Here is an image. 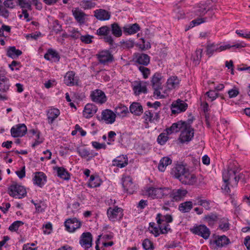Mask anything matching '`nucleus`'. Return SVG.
I'll use <instances>...</instances> for the list:
<instances>
[{
	"label": "nucleus",
	"instance_id": "obj_1",
	"mask_svg": "<svg viewBox=\"0 0 250 250\" xmlns=\"http://www.w3.org/2000/svg\"><path fill=\"white\" fill-rule=\"evenodd\" d=\"M163 76L160 73H155L150 78V84L154 90V96L157 98L163 99L166 97L165 90H163L162 85Z\"/></svg>",
	"mask_w": 250,
	"mask_h": 250
},
{
	"label": "nucleus",
	"instance_id": "obj_2",
	"mask_svg": "<svg viewBox=\"0 0 250 250\" xmlns=\"http://www.w3.org/2000/svg\"><path fill=\"white\" fill-rule=\"evenodd\" d=\"M156 219L161 234H167L169 231H171L168 223L173 221V217L171 215H162L161 213L157 214Z\"/></svg>",
	"mask_w": 250,
	"mask_h": 250
},
{
	"label": "nucleus",
	"instance_id": "obj_3",
	"mask_svg": "<svg viewBox=\"0 0 250 250\" xmlns=\"http://www.w3.org/2000/svg\"><path fill=\"white\" fill-rule=\"evenodd\" d=\"M238 171L235 167H229L227 170L223 172V180L224 183L229 182L232 186L237 185L239 180L241 178L242 175H237Z\"/></svg>",
	"mask_w": 250,
	"mask_h": 250
},
{
	"label": "nucleus",
	"instance_id": "obj_4",
	"mask_svg": "<svg viewBox=\"0 0 250 250\" xmlns=\"http://www.w3.org/2000/svg\"><path fill=\"white\" fill-rule=\"evenodd\" d=\"M169 189L167 188H155L150 187L146 190L147 196L151 199L162 198L169 194Z\"/></svg>",
	"mask_w": 250,
	"mask_h": 250
},
{
	"label": "nucleus",
	"instance_id": "obj_5",
	"mask_svg": "<svg viewBox=\"0 0 250 250\" xmlns=\"http://www.w3.org/2000/svg\"><path fill=\"white\" fill-rule=\"evenodd\" d=\"M9 194L10 196L15 198H21L26 194L25 188L17 184H12L8 188Z\"/></svg>",
	"mask_w": 250,
	"mask_h": 250
},
{
	"label": "nucleus",
	"instance_id": "obj_6",
	"mask_svg": "<svg viewBox=\"0 0 250 250\" xmlns=\"http://www.w3.org/2000/svg\"><path fill=\"white\" fill-rule=\"evenodd\" d=\"M111 31L110 28L106 25L99 28L96 31V34L99 36H103L104 42L110 45H113L114 41L112 37L109 35Z\"/></svg>",
	"mask_w": 250,
	"mask_h": 250
},
{
	"label": "nucleus",
	"instance_id": "obj_7",
	"mask_svg": "<svg viewBox=\"0 0 250 250\" xmlns=\"http://www.w3.org/2000/svg\"><path fill=\"white\" fill-rule=\"evenodd\" d=\"M190 230L192 233L200 236L205 239H208L210 234V230L205 225L194 226Z\"/></svg>",
	"mask_w": 250,
	"mask_h": 250
},
{
	"label": "nucleus",
	"instance_id": "obj_8",
	"mask_svg": "<svg viewBox=\"0 0 250 250\" xmlns=\"http://www.w3.org/2000/svg\"><path fill=\"white\" fill-rule=\"evenodd\" d=\"M107 215L108 219L112 221L115 222L118 219H121L123 216V210L122 208L117 206L112 208L109 207L107 210Z\"/></svg>",
	"mask_w": 250,
	"mask_h": 250
},
{
	"label": "nucleus",
	"instance_id": "obj_9",
	"mask_svg": "<svg viewBox=\"0 0 250 250\" xmlns=\"http://www.w3.org/2000/svg\"><path fill=\"white\" fill-rule=\"evenodd\" d=\"M171 112L173 114L184 112L188 108V104L180 99H178L171 105Z\"/></svg>",
	"mask_w": 250,
	"mask_h": 250
},
{
	"label": "nucleus",
	"instance_id": "obj_10",
	"mask_svg": "<svg viewBox=\"0 0 250 250\" xmlns=\"http://www.w3.org/2000/svg\"><path fill=\"white\" fill-rule=\"evenodd\" d=\"M122 186L124 189L129 194H133L137 189L136 186L132 182V179L129 176L122 178Z\"/></svg>",
	"mask_w": 250,
	"mask_h": 250
},
{
	"label": "nucleus",
	"instance_id": "obj_11",
	"mask_svg": "<svg viewBox=\"0 0 250 250\" xmlns=\"http://www.w3.org/2000/svg\"><path fill=\"white\" fill-rule=\"evenodd\" d=\"M194 129L192 127H184L179 139L182 143L188 142L194 136Z\"/></svg>",
	"mask_w": 250,
	"mask_h": 250
},
{
	"label": "nucleus",
	"instance_id": "obj_12",
	"mask_svg": "<svg viewBox=\"0 0 250 250\" xmlns=\"http://www.w3.org/2000/svg\"><path fill=\"white\" fill-rule=\"evenodd\" d=\"M116 114L110 109H105L102 112V117H97L98 120H104L106 124H113L116 119Z\"/></svg>",
	"mask_w": 250,
	"mask_h": 250
},
{
	"label": "nucleus",
	"instance_id": "obj_13",
	"mask_svg": "<svg viewBox=\"0 0 250 250\" xmlns=\"http://www.w3.org/2000/svg\"><path fill=\"white\" fill-rule=\"evenodd\" d=\"M96 57L100 63L105 64L111 62L113 60V56L108 50H103L96 54Z\"/></svg>",
	"mask_w": 250,
	"mask_h": 250
},
{
	"label": "nucleus",
	"instance_id": "obj_14",
	"mask_svg": "<svg viewBox=\"0 0 250 250\" xmlns=\"http://www.w3.org/2000/svg\"><path fill=\"white\" fill-rule=\"evenodd\" d=\"M90 97L92 101L100 104L104 103L107 100L104 93L98 89L91 92Z\"/></svg>",
	"mask_w": 250,
	"mask_h": 250
},
{
	"label": "nucleus",
	"instance_id": "obj_15",
	"mask_svg": "<svg viewBox=\"0 0 250 250\" xmlns=\"http://www.w3.org/2000/svg\"><path fill=\"white\" fill-rule=\"evenodd\" d=\"M11 134L13 137L23 136L27 132L26 126L24 124H18L11 128Z\"/></svg>",
	"mask_w": 250,
	"mask_h": 250
},
{
	"label": "nucleus",
	"instance_id": "obj_16",
	"mask_svg": "<svg viewBox=\"0 0 250 250\" xmlns=\"http://www.w3.org/2000/svg\"><path fill=\"white\" fill-rule=\"evenodd\" d=\"M179 181L183 184L193 185L197 181V177L195 174L190 172L188 169L184 175H182Z\"/></svg>",
	"mask_w": 250,
	"mask_h": 250
},
{
	"label": "nucleus",
	"instance_id": "obj_17",
	"mask_svg": "<svg viewBox=\"0 0 250 250\" xmlns=\"http://www.w3.org/2000/svg\"><path fill=\"white\" fill-rule=\"evenodd\" d=\"M81 225V222L76 218L68 219L64 222L66 229L70 232H74L76 229L80 228Z\"/></svg>",
	"mask_w": 250,
	"mask_h": 250
},
{
	"label": "nucleus",
	"instance_id": "obj_18",
	"mask_svg": "<svg viewBox=\"0 0 250 250\" xmlns=\"http://www.w3.org/2000/svg\"><path fill=\"white\" fill-rule=\"evenodd\" d=\"M80 244L82 247L85 249L92 247V236L90 232H83L80 238Z\"/></svg>",
	"mask_w": 250,
	"mask_h": 250
},
{
	"label": "nucleus",
	"instance_id": "obj_19",
	"mask_svg": "<svg viewBox=\"0 0 250 250\" xmlns=\"http://www.w3.org/2000/svg\"><path fill=\"white\" fill-rule=\"evenodd\" d=\"M133 90L134 94L136 96L141 93H146L147 89L146 87V82L143 81H135L133 86Z\"/></svg>",
	"mask_w": 250,
	"mask_h": 250
},
{
	"label": "nucleus",
	"instance_id": "obj_20",
	"mask_svg": "<svg viewBox=\"0 0 250 250\" xmlns=\"http://www.w3.org/2000/svg\"><path fill=\"white\" fill-rule=\"evenodd\" d=\"M64 83L68 86L78 85L79 79L75 76V73L71 71L67 72L64 77Z\"/></svg>",
	"mask_w": 250,
	"mask_h": 250
},
{
	"label": "nucleus",
	"instance_id": "obj_21",
	"mask_svg": "<svg viewBox=\"0 0 250 250\" xmlns=\"http://www.w3.org/2000/svg\"><path fill=\"white\" fill-rule=\"evenodd\" d=\"M188 193V191L183 188L173 189L170 194L172 201H179L184 199Z\"/></svg>",
	"mask_w": 250,
	"mask_h": 250
},
{
	"label": "nucleus",
	"instance_id": "obj_22",
	"mask_svg": "<svg viewBox=\"0 0 250 250\" xmlns=\"http://www.w3.org/2000/svg\"><path fill=\"white\" fill-rule=\"evenodd\" d=\"M72 14L76 21L80 24H83L85 21L87 15L79 8H75L72 11Z\"/></svg>",
	"mask_w": 250,
	"mask_h": 250
},
{
	"label": "nucleus",
	"instance_id": "obj_23",
	"mask_svg": "<svg viewBox=\"0 0 250 250\" xmlns=\"http://www.w3.org/2000/svg\"><path fill=\"white\" fill-rule=\"evenodd\" d=\"M34 184L40 188H42L47 181L46 175L42 172H36L35 173L33 179Z\"/></svg>",
	"mask_w": 250,
	"mask_h": 250
},
{
	"label": "nucleus",
	"instance_id": "obj_24",
	"mask_svg": "<svg viewBox=\"0 0 250 250\" xmlns=\"http://www.w3.org/2000/svg\"><path fill=\"white\" fill-rule=\"evenodd\" d=\"M135 62L141 66H146L150 62L149 56L144 53H137L135 54Z\"/></svg>",
	"mask_w": 250,
	"mask_h": 250
},
{
	"label": "nucleus",
	"instance_id": "obj_25",
	"mask_svg": "<svg viewBox=\"0 0 250 250\" xmlns=\"http://www.w3.org/2000/svg\"><path fill=\"white\" fill-rule=\"evenodd\" d=\"M94 17L101 21L108 20L111 17L110 13L103 9H99L94 11Z\"/></svg>",
	"mask_w": 250,
	"mask_h": 250
},
{
	"label": "nucleus",
	"instance_id": "obj_26",
	"mask_svg": "<svg viewBox=\"0 0 250 250\" xmlns=\"http://www.w3.org/2000/svg\"><path fill=\"white\" fill-rule=\"evenodd\" d=\"M188 169L183 165L178 164L172 169L171 174L175 178L180 180L182 175H184Z\"/></svg>",
	"mask_w": 250,
	"mask_h": 250
},
{
	"label": "nucleus",
	"instance_id": "obj_27",
	"mask_svg": "<svg viewBox=\"0 0 250 250\" xmlns=\"http://www.w3.org/2000/svg\"><path fill=\"white\" fill-rule=\"evenodd\" d=\"M208 7V3L207 2L203 3H199L194 10L195 14L199 17H202L205 15L208 11L210 10Z\"/></svg>",
	"mask_w": 250,
	"mask_h": 250
},
{
	"label": "nucleus",
	"instance_id": "obj_28",
	"mask_svg": "<svg viewBox=\"0 0 250 250\" xmlns=\"http://www.w3.org/2000/svg\"><path fill=\"white\" fill-rule=\"evenodd\" d=\"M98 110L97 107L94 104H87L83 111V115L86 118L92 117Z\"/></svg>",
	"mask_w": 250,
	"mask_h": 250
},
{
	"label": "nucleus",
	"instance_id": "obj_29",
	"mask_svg": "<svg viewBox=\"0 0 250 250\" xmlns=\"http://www.w3.org/2000/svg\"><path fill=\"white\" fill-rule=\"evenodd\" d=\"M230 243L229 239L225 235L218 236L217 238L210 241V243L214 244L217 247L222 248L228 245Z\"/></svg>",
	"mask_w": 250,
	"mask_h": 250
},
{
	"label": "nucleus",
	"instance_id": "obj_30",
	"mask_svg": "<svg viewBox=\"0 0 250 250\" xmlns=\"http://www.w3.org/2000/svg\"><path fill=\"white\" fill-rule=\"evenodd\" d=\"M185 123L183 122L182 121H179L177 123H173L172 125L166 129L167 134H171L173 132H178L183 129L184 126L183 125Z\"/></svg>",
	"mask_w": 250,
	"mask_h": 250
},
{
	"label": "nucleus",
	"instance_id": "obj_31",
	"mask_svg": "<svg viewBox=\"0 0 250 250\" xmlns=\"http://www.w3.org/2000/svg\"><path fill=\"white\" fill-rule=\"evenodd\" d=\"M44 58L48 61H51L54 62L59 61L60 57L59 53L55 50L49 49L46 53L45 54Z\"/></svg>",
	"mask_w": 250,
	"mask_h": 250
},
{
	"label": "nucleus",
	"instance_id": "obj_32",
	"mask_svg": "<svg viewBox=\"0 0 250 250\" xmlns=\"http://www.w3.org/2000/svg\"><path fill=\"white\" fill-rule=\"evenodd\" d=\"M130 112L136 115L140 116L143 112V106L140 103L138 102H133L129 107Z\"/></svg>",
	"mask_w": 250,
	"mask_h": 250
},
{
	"label": "nucleus",
	"instance_id": "obj_33",
	"mask_svg": "<svg viewBox=\"0 0 250 250\" xmlns=\"http://www.w3.org/2000/svg\"><path fill=\"white\" fill-rule=\"evenodd\" d=\"M60 114V110L57 108H53L49 109L47 112L48 123L49 124H53L55 120L58 118Z\"/></svg>",
	"mask_w": 250,
	"mask_h": 250
},
{
	"label": "nucleus",
	"instance_id": "obj_34",
	"mask_svg": "<svg viewBox=\"0 0 250 250\" xmlns=\"http://www.w3.org/2000/svg\"><path fill=\"white\" fill-rule=\"evenodd\" d=\"M54 170L57 172V176L60 178L65 180H68L70 178V173L63 167H54Z\"/></svg>",
	"mask_w": 250,
	"mask_h": 250
},
{
	"label": "nucleus",
	"instance_id": "obj_35",
	"mask_svg": "<svg viewBox=\"0 0 250 250\" xmlns=\"http://www.w3.org/2000/svg\"><path fill=\"white\" fill-rule=\"evenodd\" d=\"M128 164L127 157L124 155L120 156L113 161V166L120 168L125 167Z\"/></svg>",
	"mask_w": 250,
	"mask_h": 250
},
{
	"label": "nucleus",
	"instance_id": "obj_36",
	"mask_svg": "<svg viewBox=\"0 0 250 250\" xmlns=\"http://www.w3.org/2000/svg\"><path fill=\"white\" fill-rule=\"evenodd\" d=\"M140 29L139 25L137 23L126 25L124 27L123 30L125 33L131 35L137 33Z\"/></svg>",
	"mask_w": 250,
	"mask_h": 250
},
{
	"label": "nucleus",
	"instance_id": "obj_37",
	"mask_svg": "<svg viewBox=\"0 0 250 250\" xmlns=\"http://www.w3.org/2000/svg\"><path fill=\"white\" fill-rule=\"evenodd\" d=\"M9 79L5 76L0 75V91L6 92L9 90Z\"/></svg>",
	"mask_w": 250,
	"mask_h": 250
},
{
	"label": "nucleus",
	"instance_id": "obj_38",
	"mask_svg": "<svg viewBox=\"0 0 250 250\" xmlns=\"http://www.w3.org/2000/svg\"><path fill=\"white\" fill-rule=\"evenodd\" d=\"M22 54V51L17 49L15 46L9 47L7 51L6 55L8 57L15 59Z\"/></svg>",
	"mask_w": 250,
	"mask_h": 250
},
{
	"label": "nucleus",
	"instance_id": "obj_39",
	"mask_svg": "<svg viewBox=\"0 0 250 250\" xmlns=\"http://www.w3.org/2000/svg\"><path fill=\"white\" fill-rule=\"evenodd\" d=\"M193 208V203L191 201H186L179 205L178 209L182 213L189 212Z\"/></svg>",
	"mask_w": 250,
	"mask_h": 250
},
{
	"label": "nucleus",
	"instance_id": "obj_40",
	"mask_svg": "<svg viewBox=\"0 0 250 250\" xmlns=\"http://www.w3.org/2000/svg\"><path fill=\"white\" fill-rule=\"evenodd\" d=\"M218 216L216 213H210L204 217L205 221L209 226H213L217 221Z\"/></svg>",
	"mask_w": 250,
	"mask_h": 250
},
{
	"label": "nucleus",
	"instance_id": "obj_41",
	"mask_svg": "<svg viewBox=\"0 0 250 250\" xmlns=\"http://www.w3.org/2000/svg\"><path fill=\"white\" fill-rule=\"evenodd\" d=\"M180 80L176 76L170 77L167 82V86L168 89H172L178 87Z\"/></svg>",
	"mask_w": 250,
	"mask_h": 250
},
{
	"label": "nucleus",
	"instance_id": "obj_42",
	"mask_svg": "<svg viewBox=\"0 0 250 250\" xmlns=\"http://www.w3.org/2000/svg\"><path fill=\"white\" fill-rule=\"evenodd\" d=\"M172 163V160L168 157H164L162 158L159 164L158 168L161 171H164L167 166L170 165Z\"/></svg>",
	"mask_w": 250,
	"mask_h": 250
},
{
	"label": "nucleus",
	"instance_id": "obj_43",
	"mask_svg": "<svg viewBox=\"0 0 250 250\" xmlns=\"http://www.w3.org/2000/svg\"><path fill=\"white\" fill-rule=\"evenodd\" d=\"M102 182L101 180L98 176L92 175L89 179L88 187L90 188H96L99 187Z\"/></svg>",
	"mask_w": 250,
	"mask_h": 250
},
{
	"label": "nucleus",
	"instance_id": "obj_44",
	"mask_svg": "<svg viewBox=\"0 0 250 250\" xmlns=\"http://www.w3.org/2000/svg\"><path fill=\"white\" fill-rule=\"evenodd\" d=\"M110 30L112 34L116 37H120L122 35L121 28L116 22H114L111 25Z\"/></svg>",
	"mask_w": 250,
	"mask_h": 250
},
{
	"label": "nucleus",
	"instance_id": "obj_45",
	"mask_svg": "<svg viewBox=\"0 0 250 250\" xmlns=\"http://www.w3.org/2000/svg\"><path fill=\"white\" fill-rule=\"evenodd\" d=\"M196 201H197V203H194V205L201 206L207 210L210 209V201L209 200H202L201 197L198 196L196 198Z\"/></svg>",
	"mask_w": 250,
	"mask_h": 250
},
{
	"label": "nucleus",
	"instance_id": "obj_46",
	"mask_svg": "<svg viewBox=\"0 0 250 250\" xmlns=\"http://www.w3.org/2000/svg\"><path fill=\"white\" fill-rule=\"evenodd\" d=\"M17 4L19 5L22 10L28 9L30 11L32 10L31 1H27L26 0H17Z\"/></svg>",
	"mask_w": 250,
	"mask_h": 250
},
{
	"label": "nucleus",
	"instance_id": "obj_47",
	"mask_svg": "<svg viewBox=\"0 0 250 250\" xmlns=\"http://www.w3.org/2000/svg\"><path fill=\"white\" fill-rule=\"evenodd\" d=\"M115 112L116 115L122 117L125 116L129 113L127 107L125 105L117 107L115 109Z\"/></svg>",
	"mask_w": 250,
	"mask_h": 250
},
{
	"label": "nucleus",
	"instance_id": "obj_48",
	"mask_svg": "<svg viewBox=\"0 0 250 250\" xmlns=\"http://www.w3.org/2000/svg\"><path fill=\"white\" fill-rule=\"evenodd\" d=\"M207 54L209 56H211L214 52H218V45L213 43H208L207 45Z\"/></svg>",
	"mask_w": 250,
	"mask_h": 250
},
{
	"label": "nucleus",
	"instance_id": "obj_49",
	"mask_svg": "<svg viewBox=\"0 0 250 250\" xmlns=\"http://www.w3.org/2000/svg\"><path fill=\"white\" fill-rule=\"evenodd\" d=\"M80 5L84 9H90L96 6V3L92 0H83L81 1Z\"/></svg>",
	"mask_w": 250,
	"mask_h": 250
},
{
	"label": "nucleus",
	"instance_id": "obj_50",
	"mask_svg": "<svg viewBox=\"0 0 250 250\" xmlns=\"http://www.w3.org/2000/svg\"><path fill=\"white\" fill-rule=\"evenodd\" d=\"M203 49H198L192 55V58L195 64H198L202 56Z\"/></svg>",
	"mask_w": 250,
	"mask_h": 250
},
{
	"label": "nucleus",
	"instance_id": "obj_51",
	"mask_svg": "<svg viewBox=\"0 0 250 250\" xmlns=\"http://www.w3.org/2000/svg\"><path fill=\"white\" fill-rule=\"evenodd\" d=\"M168 135L166 133H161L158 136L157 139L158 143L161 145H164L167 141L169 139Z\"/></svg>",
	"mask_w": 250,
	"mask_h": 250
},
{
	"label": "nucleus",
	"instance_id": "obj_52",
	"mask_svg": "<svg viewBox=\"0 0 250 250\" xmlns=\"http://www.w3.org/2000/svg\"><path fill=\"white\" fill-rule=\"evenodd\" d=\"M142 246L145 250H153L154 249L153 243L147 238L143 241Z\"/></svg>",
	"mask_w": 250,
	"mask_h": 250
},
{
	"label": "nucleus",
	"instance_id": "obj_53",
	"mask_svg": "<svg viewBox=\"0 0 250 250\" xmlns=\"http://www.w3.org/2000/svg\"><path fill=\"white\" fill-rule=\"evenodd\" d=\"M146 66H139L138 67V69L139 71L141 72L143 78L145 79H146L148 78L150 74V70L145 67Z\"/></svg>",
	"mask_w": 250,
	"mask_h": 250
},
{
	"label": "nucleus",
	"instance_id": "obj_54",
	"mask_svg": "<svg viewBox=\"0 0 250 250\" xmlns=\"http://www.w3.org/2000/svg\"><path fill=\"white\" fill-rule=\"evenodd\" d=\"M23 223L21 221H16L13 222L9 227V229L11 231H17L21 226H22Z\"/></svg>",
	"mask_w": 250,
	"mask_h": 250
},
{
	"label": "nucleus",
	"instance_id": "obj_55",
	"mask_svg": "<svg viewBox=\"0 0 250 250\" xmlns=\"http://www.w3.org/2000/svg\"><path fill=\"white\" fill-rule=\"evenodd\" d=\"M93 38L94 37L93 36L87 34L83 36L81 35L80 39L82 42L86 44H89L92 42Z\"/></svg>",
	"mask_w": 250,
	"mask_h": 250
},
{
	"label": "nucleus",
	"instance_id": "obj_56",
	"mask_svg": "<svg viewBox=\"0 0 250 250\" xmlns=\"http://www.w3.org/2000/svg\"><path fill=\"white\" fill-rule=\"evenodd\" d=\"M144 118L146 121L153 122V113L152 110H146L144 113Z\"/></svg>",
	"mask_w": 250,
	"mask_h": 250
},
{
	"label": "nucleus",
	"instance_id": "obj_57",
	"mask_svg": "<svg viewBox=\"0 0 250 250\" xmlns=\"http://www.w3.org/2000/svg\"><path fill=\"white\" fill-rule=\"evenodd\" d=\"M68 32L69 33V37H71V38L74 40L80 38L81 35L77 29L74 28L71 30H69Z\"/></svg>",
	"mask_w": 250,
	"mask_h": 250
},
{
	"label": "nucleus",
	"instance_id": "obj_58",
	"mask_svg": "<svg viewBox=\"0 0 250 250\" xmlns=\"http://www.w3.org/2000/svg\"><path fill=\"white\" fill-rule=\"evenodd\" d=\"M207 18H197L192 21L190 22V26L193 27L195 25H199L202 23H204L206 21Z\"/></svg>",
	"mask_w": 250,
	"mask_h": 250
},
{
	"label": "nucleus",
	"instance_id": "obj_59",
	"mask_svg": "<svg viewBox=\"0 0 250 250\" xmlns=\"http://www.w3.org/2000/svg\"><path fill=\"white\" fill-rule=\"evenodd\" d=\"M53 30L56 33H58L62 30V27L59 24V22L58 20L54 21L53 23Z\"/></svg>",
	"mask_w": 250,
	"mask_h": 250
},
{
	"label": "nucleus",
	"instance_id": "obj_60",
	"mask_svg": "<svg viewBox=\"0 0 250 250\" xmlns=\"http://www.w3.org/2000/svg\"><path fill=\"white\" fill-rule=\"evenodd\" d=\"M116 133L113 131H110L108 133V142L107 144L109 145L112 144V142L114 141V138L116 136Z\"/></svg>",
	"mask_w": 250,
	"mask_h": 250
},
{
	"label": "nucleus",
	"instance_id": "obj_61",
	"mask_svg": "<svg viewBox=\"0 0 250 250\" xmlns=\"http://www.w3.org/2000/svg\"><path fill=\"white\" fill-rule=\"evenodd\" d=\"M92 146L97 149H100L101 148L105 149L106 146L104 143L100 144L97 142L94 141L92 142Z\"/></svg>",
	"mask_w": 250,
	"mask_h": 250
},
{
	"label": "nucleus",
	"instance_id": "obj_62",
	"mask_svg": "<svg viewBox=\"0 0 250 250\" xmlns=\"http://www.w3.org/2000/svg\"><path fill=\"white\" fill-rule=\"evenodd\" d=\"M206 95L211 99V101L214 100L218 95V94L214 90H209L206 93Z\"/></svg>",
	"mask_w": 250,
	"mask_h": 250
},
{
	"label": "nucleus",
	"instance_id": "obj_63",
	"mask_svg": "<svg viewBox=\"0 0 250 250\" xmlns=\"http://www.w3.org/2000/svg\"><path fill=\"white\" fill-rule=\"evenodd\" d=\"M3 4L6 7L11 9H13L16 6L14 0H5L3 2Z\"/></svg>",
	"mask_w": 250,
	"mask_h": 250
},
{
	"label": "nucleus",
	"instance_id": "obj_64",
	"mask_svg": "<svg viewBox=\"0 0 250 250\" xmlns=\"http://www.w3.org/2000/svg\"><path fill=\"white\" fill-rule=\"evenodd\" d=\"M78 153L79 155L83 158H86L90 155L89 151L85 148L79 150Z\"/></svg>",
	"mask_w": 250,
	"mask_h": 250
}]
</instances>
